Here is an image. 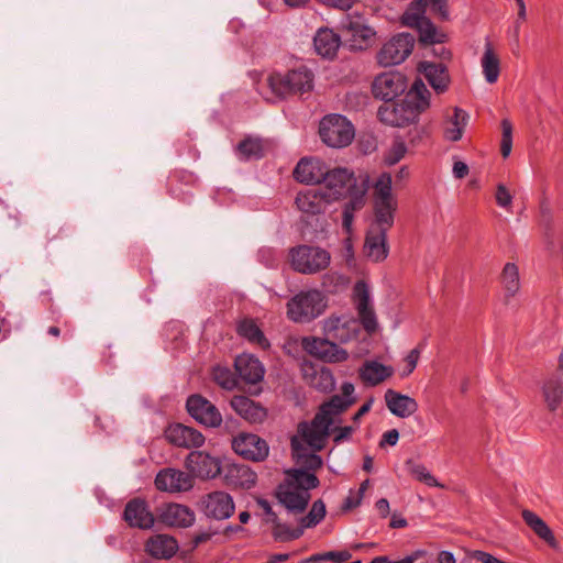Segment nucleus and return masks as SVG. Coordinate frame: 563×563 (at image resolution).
I'll return each instance as SVG.
<instances>
[{
	"label": "nucleus",
	"instance_id": "1",
	"mask_svg": "<svg viewBox=\"0 0 563 563\" xmlns=\"http://www.w3.org/2000/svg\"><path fill=\"white\" fill-rule=\"evenodd\" d=\"M431 92L420 78H416L401 100L379 106L378 120L389 126L405 128L416 124L420 115L430 108Z\"/></svg>",
	"mask_w": 563,
	"mask_h": 563
},
{
	"label": "nucleus",
	"instance_id": "2",
	"mask_svg": "<svg viewBox=\"0 0 563 563\" xmlns=\"http://www.w3.org/2000/svg\"><path fill=\"white\" fill-rule=\"evenodd\" d=\"M427 7V0H412L400 18L402 25L417 31L420 47L443 44L448 41V35L439 31L435 24L426 16Z\"/></svg>",
	"mask_w": 563,
	"mask_h": 563
},
{
	"label": "nucleus",
	"instance_id": "3",
	"mask_svg": "<svg viewBox=\"0 0 563 563\" xmlns=\"http://www.w3.org/2000/svg\"><path fill=\"white\" fill-rule=\"evenodd\" d=\"M314 75L307 66L289 69L286 73L274 71L267 77L271 91L279 99L303 95L313 89Z\"/></svg>",
	"mask_w": 563,
	"mask_h": 563
},
{
	"label": "nucleus",
	"instance_id": "4",
	"mask_svg": "<svg viewBox=\"0 0 563 563\" xmlns=\"http://www.w3.org/2000/svg\"><path fill=\"white\" fill-rule=\"evenodd\" d=\"M327 308L325 296L317 289L300 291L287 302V316L295 322H310Z\"/></svg>",
	"mask_w": 563,
	"mask_h": 563
},
{
	"label": "nucleus",
	"instance_id": "5",
	"mask_svg": "<svg viewBox=\"0 0 563 563\" xmlns=\"http://www.w3.org/2000/svg\"><path fill=\"white\" fill-rule=\"evenodd\" d=\"M319 135L328 146L341 148L351 144L355 131L353 124L344 115L333 113L321 119Z\"/></svg>",
	"mask_w": 563,
	"mask_h": 563
},
{
	"label": "nucleus",
	"instance_id": "6",
	"mask_svg": "<svg viewBox=\"0 0 563 563\" xmlns=\"http://www.w3.org/2000/svg\"><path fill=\"white\" fill-rule=\"evenodd\" d=\"M294 271L301 274H316L330 265V253L319 246L301 244L289 250Z\"/></svg>",
	"mask_w": 563,
	"mask_h": 563
},
{
	"label": "nucleus",
	"instance_id": "7",
	"mask_svg": "<svg viewBox=\"0 0 563 563\" xmlns=\"http://www.w3.org/2000/svg\"><path fill=\"white\" fill-rule=\"evenodd\" d=\"M339 29L349 35V47L353 52L367 49L375 43L376 31L367 25L366 19L361 14L345 15Z\"/></svg>",
	"mask_w": 563,
	"mask_h": 563
},
{
	"label": "nucleus",
	"instance_id": "8",
	"mask_svg": "<svg viewBox=\"0 0 563 563\" xmlns=\"http://www.w3.org/2000/svg\"><path fill=\"white\" fill-rule=\"evenodd\" d=\"M408 90V78L405 74L398 70H389L378 74L371 85L373 97L384 103L405 96Z\"/></svg>",
	"mask_w": 563,
	"mask_h": 563
},
{
	"label": "nucleus",
	"instance_id": "9",
	"mask_svg": "<svg viewBox=\"0 0 563 563\" xmlns=\"http://www.w3.org/2000/svg\"><path fill=\"white\" fill-rule=\"evenodd\" d=\"M416 38L411 33L400 32L391 36L376 54L383 67L399 65L412 53Z\"/></svg>",
	"mask_w": 563,
	"mask_h": 563
},
{
	"label": "nucleus",
	"instance_id": "10",
	"mask_svg": "<svg viewBox=\"0 0 563 563\" xmlns=\"http://www.w3.org/2000/svg\"><path fill=\"white\" fill-rule=\"evenodd\" d=\"M323 184V192L331 203L346 199L352 191L363 186L358 184L354 172L344 167L330 168Z\"/></svg>",
	"mask_w": 563,
	"mask_h": 563
},
{
	"label": "nucleus",
	"instance_id": "11",
	"mask_svg": "<svg viewBox=\"0 0 563 563\" xmlns=\"http://www.w3.org/2000/svg\"><path fill=\"white\" fill-rule=\"evenodd\" d=\"M188 415L207 428H218L222 423V415L210 400L200 394H192L186 400Z\"/></svg>",
	"mask_w": 563,
	"mask_h": 563
},
{
	"label": "nucleus",
	"instance_id": "12",
	"mask_svg": "<svg viewBox=\"0 0 563 563\" xmlns=\"http://www.w3.org/2000/svg\"><path fill=\"white\" fill-rule=\"evenodd\" d=\"M122 519L130 528L151 530L157 517L151 511L150 505L144 498L134 497L125 504Z\"/></svg>",
	"mask_w": 563,
	"mask_h": 563
},
{
	"label": "nucleus",
	"instance_id": "13",
	"mask_svg": "<svg viewBox=\"0 0 563 563\" xmlns=\"http://www.w3.org/2000/svg\"><path fill=\"white\" fill-rule=\"evenodd\" d=\"M301 345L307 353L324 362L341 363L349 358L346 350L341 349L335 342L328 339L305 336Z\"/></svg>",
	"mask_w": 563,
	"mask_h": 563
},
{
	"label": "nucleus",
	"instance_id": "14",
	"mask_svg": "<svg viewBox=\"0 0 563 563\" xmlns=\"http://www.w3.org/2000/svg\"><path fill=\"white\" fill-rule=\"evenodd\" d=\"M185 464L190 475L200 479L216 478L223 470L221 460L205 451H191Z\"/></svg>",
	"mask_w": 563,
	"mask_h": 563
},
{
	"label": "nucleus",
	"instance_id": "15",
	"mask_svg": "<svg viewBox=\"0 0 563 563\" xmlns=\"http://www.w3.org/2000/svg\"><path fill=\"white\" fill-rule=\"evenodd\" d=\"M233 451L244 460L262 462L268 456L267 442L254 433H240L232 440Z\"/></svg>",
	"mask_w": 563,
	"mask_h": 563
},
{
	"label": "nucleus",
	"instance_id": "16",
	"mask_svg": "<svg viewBox=\"0 0 563 563\" xmlns=\"http://www.w3.org/2000/svg\"><path fill=\"white\" fill-rule=\"evenodd\" d=\"M353 296L355 299L357 316L363 329L369 334L374 333L378 328V323L375 311L371 306L368 286L364 280L355 283Z\"/></svg>",
	"mask_w": 563,
	"mask_h": 563
},
{
	"label": "nucleus",
	"instance_id": "17",
	"mask_svg": "<svg viewBox=\"0 0 563 563\" xmlns=\"http://www.w3.org/2000/svg\"><path fill=\"white\" fill-rule=\"evenodd\" d=\"M330 167L328 164L317 157H303L301 158L295 169L294 178L307 185H320L323 184Z\"/></svg>",
	"mask_w": 563,
	"mask_h": 563
},
{
	"label": "nucleus",
	"instance_id": "18",
	"mask_svg": "<svg viewBox=\"0 0 563 563\" xmlns=\"http://www.w3.org/2000/svg\"><path fill=\"white\" fill-rule=\"evenodd\" d=\"M154 484L156 489L161 492L178 493L190 490L192 488L194 481L190 473L166 467L156 474Z\"/></svg>",
	"mask_w": 563,
	"mask_h": 563
},
{
	"label": "nucleus",
	"instance_id": "19",
	"mask_svg": "<svg viewBox=\"0 0 563 563\" xmlns=\"http://www.w3.org/2000/svg\"><path fill=\"white\" fill-rule=\"evenodd\" d=\"M157 521L168 527L188 528L195 522V512L185 505L169 503L156 509Z\"/></svg>",
	"mask_w": 563,
	"mask_h": 563
},
{
	"label": "nucleus",
	"instance_id": "20",
	"mask_svg": "<svg viewBox=\"0 0 563 563\" xmlns=\"http://www.w3.org/2000/svg\"><path fill=\"white\" fill-rule=\"evenodd\" d=\"M166 440L178 448H199L205 443L203 434L192 427L183 423H170L164 430Z\"/></svg>",
	"mask_w": 563,
	"mask_h": 563
},
{
	"label": "nucleus",
	"instance_id": "21",
	"mask_svg": "<svg viewBox=\"0 0 563 563\" xmlns=\"http://www.w3.org/2000/svg\"><path fill=\"white\" fill-rule=\"evenodd\" d=\"M297 431L312 451L319 452L324 449L327 439L332 433V424L329 421L316 423L313 418L311 422H299Z\"/></svg>",
	"mask_w": 563,
	"mask_h": 563
},
{
	"label": "nucleus",
	"instance_id": "22",
	"mask_svg": "<svg viewBox=\"0 0 563 563\" xmlns=\"http://www.w3.org/2000/svg\"><path fill=\"white\" fill-rule=\"evenodd\" d=\"M203 512L217 520L230 518L234 512V503L230 494L216 490L202 498Z\"/></svg>",
	"mask_w": 563,
	"mask_h": 563
},
{
	"label": "nucleus",
	"instance_id": "23",
	"mask_svg": "<svg viewBox=\"0 0 563 563\" xmlns=\"http://www.w3.org/2000/svg\"><path fill=\"white\" fill-rule=\"evenodd\" d=\"M417 69L423 74L438 95L444 93L449 89L451 77L445 64L422 60L418 64Z\"/></svg>",
	"mask_w": 563,
	"mask_h": 563
},
{
	"label": "nucleus",
	"instance_id": "24",
	"mask_svg": "<svg viewBox=\"0 0 563 563\" xmlns=\"http://www.w3.org/2000/svg\"><path fill=\"white\" fill-rule=\"evenodd\" d=\"M295 203L298 210L307 216L324 213L327 207L331 205L321 189H307L299 191L295 198Z\"/></svg>",
	"mask_w": 563,
	"mask_h": 563
},
{
	"label": "nucleus",
	"instance_id": "25",
	"mask_svg": "<svg viewBox=\"0 0 563 563\" xmlns=\"http://www.w3.org/2000/svg\"><path fill=\"white\" fill-rule=\"evenodd\" d=\"M230 405L241 418L250 423H262L267 418V409L247 396H233Z\"/></svg>",
	"mask_w": 563,
	"mask_h": 563
},
{
	"label": "nucleus",
	"instance_id": "26",
	"mask_svg": "<svg viewBox=\"0 0 563 563\" xmlns=\"http://www.w3.org/2000/svg\"><path fill=\"white\" fill-rule=\"evenodd\" d=\"M303 377L317 390L330 393L334 389V377L330 368L305 361L301 365Z\"/></svg>",
	"mask_w": 563,
	"mask_h": 563
},
{
	"label": "nucleus",
	"instance_id": "27",
	"mask_svg": "<svg viewBox=\"0 0 563 563\" xmlns=\"http://www.w3.org/2000/svg\"><path fill=\"white\" fill-rule=\"evenodd\" d=\"M234 368L239 377L246 384H256L264 378V366L253 355H239L234 361Z\"/></svg>",
	"mask_w": 563,
	"mask_h": 563
},
{
	"label": "nucleus",
	"instance_id": "28",
	"mask_svg": "<svg viewBox=\"0 0 563 563\" xmlns=\"http://www.w3.org/2000/svg\"><path fill=\"white\" fill-rule=\"evenodd\" d=\"M176 538L168 534H154L145 542V551L154 559L168 560L178 551Z\"/></svg>",
	"mask_w": 563,
	"mask_h": 563
},
{
	"label": "nucleus",
	"instance_id": "29",
	"mask_svg": "<svg viewBox=\"0 0 563 563\" xmlns=\"http://www.w3.org/2000/svg\"><path fill=\"white\" fill-rule=\"evenodd\" d=\"M256 473L244 464H230L225 466L224 482L234 488L250 489L255 486Z\"/></svg>",
	"mask_w": 563,
	"mask_h": 563
},
{
	"label": "nucleus",
	"instance_id": "30",
	"mask_svg": "<svg viewBox=\"0 0 563 563\" xmlns=\"http://www.w3.org/2000/svg\"><path fill=\"white\" fill-rule=\"evenodd\" d=\"M313 46L318 55L323 58L333 59L336 57L341 46V35L331 29L321 27L313 37Z\"/></svg>",
	"mask_w": 563,
	"mask_h": 563
},
{
	"label": "nucleus",
	"instance_id": "31",
	"mask_svg": "<svg viewBox=\"0 0 563 563\" xmlns=\"http://www.w3.org/2000/svg\"><path fill=\"white\" fill-rule=\"evenodd\" d=\"M385 402L389 411L399 418H407L418 410V402L415 398L394 389L386 390Z\"/></svg>",
	"mask_w": 563,
	"mask_h": 563
},
{
	"label": "nucleus",
	"instance_id": "32",
	"mask_svg": "<svg viewBox=\"0 0 563 563\" xmlns=\"http://www.w3.org/2000/svg\"><path fill=\"white\" fill-rule=\"evenodd\" d=\"M355 401V398H344L340 395H333L329 400L321 404L314 415V422L320 423L322 421H329L333 426V416L346 411Z\"/></svg>",
	"mask_w": 563,
	"mask_h": 563
},
{
	"label": "nucleus",
	"instance_id": "33",
	"mask_svg": "<svg viewBox=\"0 0 563 563\" xmlns=\"http://www.w3.org/2000/svg\"><path fill=\"white\" fill-rule=\"evenodd\" d=\"M364 251L367 257L376 263L385 261L389 253L387 232L368 231L365 236Z\"/></svg>",
	"mask_w": 563,
	"mask_h": 563
},
{
	"label": "nucleus",
	"instance_id": "34",
	"mask_svg": "<svg viewBox=\"0 0 563 563\" xmlns=\"http://www.w3.org/2000/svg\"><path fill=\"white\" fill-rule=\"evenodd\" d=\"M276 496L280 504L295 514L305 511L311 498L310 493H302L298 489L291 490L283 484L278 486Z\"/></svg>",
	"mask_w": 563,
	"mask_h": 563
},
{
	"label": "nucleus",
	"instance_id": "35",
	"mask_svg": "<svg viewBox=\"0 0 563 563\" xmlns=\"http://www.w3.org/2000/svg\"><path fill=\"white\" fill-rule=\"evenodd\" d=\"M541 391L548 410L555 412L563 402V378L559 375L545 378Z\"/></svg>",
	"mask_w": 563,
	"mask_h": 563
},
{
	"label": "nucleus",
	"instance_id": "36",
	"mask_svg": "<svg viewBox=\"0 0 563 563\" xmlns=\"http://www.w3.org/2000/svg\"><path fill=\"white\" fill-rule=\"evenodd\" d=\"M358 372L362 382L373 387L393 376L394 368L377 361H366Z\"/></svg>",
	"mask_w": 563,
	"mask_h": 563
},
{
	"label": "nucleus",
	"instance_id": "37",
	"mask_svg": "<svg viewBox=\"0 0 563 563\" xmlns=\"http://www.w3.org/2000/svg\"><path fill=\"white\" fill-rule=\"evenodd\" d=\"M521 517L525 523L543 541L548 543V545L552 549L559 548V542L554 537L553 531L550 529L548 523L536 512L523 509L521 512Z\"/></svg>",
	"mask_w": 563,
	"mask_h": 563
},
{
	"label": "nucleus",
	"instance_id": "38",
	"mask_svg": "<svg viewBox=\"0 0 563 563\" xmlns=\"http://www.w3.org/2000/svg\"><path fill=\"white\" fill-rule=\"evenodd\" d=\"M235 331L239 336L247 340L250 343L257 344L263 350L271 347L268 339L265 336L256 321L252 318H243L240 320L236 323Z\"/></svg>",
	"mask_w": 563,
	"mask_h": 563
},
{
	"label": "nucleus",
	"instance_id": "39",
	"mask_svg": "<svg viewBox=\"0 0 563 563\" xmlns=\"http://www.w3.org/2000/svg\"><path fill=\"white\" fill-rule=\"evenodd\" d=\"M397 210L396 199L384 200L376 199L374 203V217L377 230L388 232L395 222V212Z\"/></svg>",
	"mask_w": 563,
	"mask_h": 563
},
{
	"label": "nucleus",
	"instance_id": "40",
	"mask_svg": "<svg viewBox=\"0 0 563 563\" xmlns=\"http://www.w3.org/2000/svg\"><path fill=\"white\" fill-rule=\"evenodd\" d=\"M292 455L297 457V462L301 464L298 470H307L308 472H316L323 465L322 457L313 452H307V449L300 443L297 435L290 440Z\"/></svg>",
	"mask_w": 563,
	"mask_h": 563
},
{
	"label": "nucleus",
	"instance_id": "41",
	"mask_svg": "<svg viewBox=\"0 0 563 563\" xmlns=\"http://www.w3.org/2000/svg\"><path fill=\"white\" fill-rule=\"evenodd\" d=\"M366 186H362L355 191H352L346 199L349 201L344 205L342 211V224L346 231L351 230L354 212L361 210L365 206Z\"/></svg>",
	"mask_w": 563,
	"mask_h": 563
},
{
	"label": "nucleus",
	"instance_id": "42",
	"mask_svg": "<svg viewBox=\"0 0 563 563\" xmlns=\"http://www.w3.org/2000/svg\"><path fill=\"white\" fill-rule=\"evenodd\" d=\"M287 475L290 477L288 486H294L302 493H309L310 489H314L320 485L318 476L307 470L290 468L287 471Z\"/></svg>",
	"mask_w": 563,
	"mask_h": 563
},
{
	"label": "nucleus",
	"instance_id": "43",
	"mask_svg": "<svg viewBox=\"0 0 563 563\" xmlns=\"http://www.w3.org/2000/svg\"><path fill=\"white\" fill-rule=\"evenodd\" d=\"M236 153L241 159L251 161V159H261L265 156V150L263 142L260 137L245 136L239 144L236 145Z\"/></svg>",
	"mask_w": 563,
	"mask_h": 563
},
{
	"label": "nucleus",
	"instance_id": "44",
	"mask_svg": "<svg viewBox=\"0 0 563 563\" xmlns=\"http://www.w3.org/2000/svg\"><path fill=\"white\" fill-rule=\"evenodd\" d=\"M501 283L505 288V303L520 289L519 268L515 263H507L501 272Z\"/></svg>",
	"mask_w": 563,
	"mask_h": 563
},
{
	"label": "nucleus",
	"instance_id": "45",
	"mask_svg": "<svg viewBox=\"0 0 563 563\" xmlns=\"http://www.w3.org/2000/svg\"><path fill=\"white\" fill-rule=\"evenodd\" d=\"M482 67L486 81L488 84L496 82L500 74V60L494 53L489 42H487L485 46V52L482 57Z\"/></svg>",
	"mask_w": 563,
	"mask_h": 563
},
{
	"label": "nucleus",
	"instance_id": "46",
	"mask_svg": "<svg viewBox=\"0 0 563 563\" xmlns=\"http://www.w3.org/2000/svg\"><path fill=\"white\" fill-rule=\"evenodd\" d=\"M272 536L276 542H289L299 539L303 534L300 523L296 528L280 522L279 518L272 523Z\"/></svg>",
	"mask_w": 563,
	"mask_h": 563
},
{
	"label": "nucleus",
	"instance_id": "47",
	"mask_svg": "<svg viewBox=\"0 0 563 563\" xmlns=\"http://www.w3.org/2000/svg\"><path fill=\"white\" fill-rule=\"evenodd\" d=\"M325 514V504L322 499H318L312 504L309 512L300 518L299 523L303 530L316 527L324 519Z\"/></svg>",
	"mask_w": 563,
	"mask_h": 563
},
{
	"label": "nucleus",
	"instance_id": "48",
	"mask_svg": "<svg viewBox=\"0 0 563 563\" xmlns=\"http://www.w3.org/2000/svg\"><path fill=\"white\" fill-rule=\"evenodd\" d=\"M407 153V145L400 136H396L391 143V146L384 156V163L387 166L396 165L400 162Z\"/></svg>",
	"mask_w": 563,
	"mask_h": 563
},
{
	"label": "nucleus",
	"instance_id": "49",
	"mask_svg": "<svg viewBox=\"0 0 563 563\" xmlns=\"http://www.w3.org/2000/svg\"><path fill=\"white\" fill-rule=\"evenodd\" d=\"M352 558L349 550L328 551L324 553H317L302 561V563H318L320 561L346 562Z\"/></svg>",
	"mask_w": 563,
	"mask_h": 563
},
{
	"label": "nucleus",
	"instance_id": "50",
	"mask_svg": "<svg viewBox=\"0 0 563 563\" xmlns=\"http://www.w3.org/2000/svg\"><path fill=\"white\" fill-rule=\"evenodd\" d=\"M501 128V142H500V153L504 158H507L512 148V123L509 119L505 118L500 122Z\"/></svg>",
	"mask_w": 563,
	"mask_h": 563
},
{
	"label": "nucleus",
	"instance_id": "51",
	"mask_svg": "<svg viewBox=\"0 0 563 563\" xmlns=\"http://www.w3.org/2000/svg\"><path fill=\"white\" fill-rule=\"evenodd\" d=\"M212 377H213V380L219 386H221L224 389H229V390L234 388L235 383H236L232 372L229 368L222 367L219 365L213 367Z\"/></svg>",
	"mask_w": 563,
	"mask_h": 563
},
{
	"label": "nucleus",
	"instance_id": "52",
	"mask_svg": "<svg viewBox=\"0 0 563 563\" xmlns=\"http://www.w3.org/2000/svg\"><path fill=\"white\" fill-rule=\"evenodd\" d=\"M393 179L389 173H382L375 184V190L377 194L376 199L391 200L395 199L391 194Z\"/></svg>",
	"mask_w": 563,
	"mask_h": 563
},
{
	"label": "nucleus",
	"instance_id": "53",
	"mask_svg": "<svg viewBox=\"0 0 563 563\" xmlns=\"http://www.w3.org/2000/svg\"><path fill=\"white\" fill-rule=\"evenodd\" d=\"M411 475L419 482L424 483L429 487L441 486L437 478L430 474L427 467L422 464H416L410 468Z\"/></svg>",
	"mask_w": 563,
	"mask_h": 563
},
{
	"label": "nucleus",
	"instance_id": "54",
	"mask_svg": "<svg viewBox=\"0 0 563 563\" xmlns=\"http://www.w3.org/2000/svg\"><path fill=\"white\" fill-rule=\"evenodd\" d=\"M431 2V11L438 16L440 21H449L450 12L448 0H430Z\"/></svg>",
	"mask_w": 563,
	"mask_h": 563
},
{
	"label": "nucleus",
	"instance_id": "55",
	"mask_svg": "<svg viewBox=\"0 0 563 563\" xmlns=\"http://www.w3.org/2000/svg\"><path fill=\"white\" fill-rule=\"evenodd\" d=\"M496 202L499 207L509 208L512 202V196L504 184L497 185Z\"/></svg>",
	"mask_w": 563,
	"mask_h": 563
},
{
	"label": "nucleus",
	"instance_id": "56",
	"mask_svg": "<svg viewBox=\"0 0 563 563\" xmlns=\"http://www.w3.org/2000/svg\"><path fill=\"white\" fill-rule=\"evenodd\" d=\"M544 243H545L547 250L551 254H559V253L563 252L562 243L555 241L554 234L550 228H548L544 233Z\"/></svg>",
	"mask_w": 563,
	"mask_h": 563
},
{
	"label": "nucleus",
	"instance_id": "57",
	"mask_svg": "<svg viewBox=\"0 0 563 563\" xmlns=\"http://www.w3.org/2000/svg\"><path fill=\"white\" fill-rule=\"evenodd\" d=\"M354 429L351 426H344V427H336L332 430L334 433L333 435V442L335 444H339L343 442L344 440H347L351 434L353 433Z\"/></svg>",
	"mask_w": 563,
	"mask_h": 563
},
{
	"label": "nucleus",
	"instance_id": "58",
	"mask_svg": "<svg viewBox=\"0 0 563 563\" xmlns=\"http://www.w3.org/2000/svg\"><path fill=\"white\" fill-rule=\"evenodd\" d=\"M419 356H420L419 347H415L409 352V354L406 356V360H405L407 362V369L404 372L402 376H408L409 374H411L415 371L418 360H419Z\"/></svg>",
	"mask_w": 563,
	"mask_h": 563
},
{
	"label": "nucleus",
	"instance_id": "59",
	"mask_svg": "<svg viewBox=\"0 0 563 563\" xmlns=\"http://www.w3.org/2000/svg\"><path fill=\"white\" fill-rule=\"evenodd\" d=\"M413 125H415L413 129L409 130V132H408V137H409V143L411 145L416 146L427 135V129L424 126H418L417 123Z\"/></svg>",
	"mask_w": 563,
	"mask_h": 563
},
{
	"label": "nucleus",
	"instance_id": "60",
	"mask_svg": "<svg viewBox=\"0 0 563 563\" xmlns=\"http://www.w3.org/2000/svg\"><path fill=\"white\" fill-rule=\"evenodd\" d=\"M318 2L342 11H347L352 8L355 0H317Z\"/></svg>",
	"mask_w": 563,
	"mask_h": 563
},
{
	"label": "nucleus",
	"instance_id": "61",
	"mask_svg": "<svg viewBox=\"0 0 563 563\" xmlns=\"http://www.w3.org/2000/svg\"><path fill=\"white\" fill-rule=\"evenodd\" d=\"M398 440H399L398 430L397 429L388 430L383 434L382 440L379 441V446L380 448H384L385 445L394 446L397 444Z\"/></svg>",
	"mask_w": 563,
	"mask_h": 563
},
{
	"label": "nucleus",
	"instance_id": "62",
	"mask_svg": "<svg viewBox=\"0 0 563 563\" xmlns=\"http://www.w3.org/2000/svg\"><path fill=\"white\" fill-rule=\"evenodd\" d=\"M468 114L466 111L455 107L454 114L451 118V123L453 126H463L465 128L467 123Z\"/></svg>",
	"mask_w": 563,
	"mask_h": 563
},
{
	"label": "nucleus",
	"instance_id": "63",
	"mask_svg": "<svg viewBox=\"0 0 563 563\" xmlns=\"http://www.w3.org/2000/svg\"><path fill=\"white\" fill-rule=\"evenodd\" d=\"M473 558L482 563H501V560L485 551H475Z\"/></svg>",
	"mask_w": 563,
	"mask_h": 563
},
{
	"label": "nucleus",
	"instance_id": "64",
	"mask_svg": "<svg viewBox=\"0 0 563 563\" xmlns=\"http://www.w3.org/2000/svg\"><path fill=\"white\" fill-rule=\"evenodd\" d=\"M427 554L426 550H416L411 552L409 555L405 556L404 559L399 561H388L387 563H415L420 558L424 556Z\"/></svg>",
	"mask_w": 563,
	"mask_h": 563
}]
</instances>
